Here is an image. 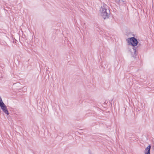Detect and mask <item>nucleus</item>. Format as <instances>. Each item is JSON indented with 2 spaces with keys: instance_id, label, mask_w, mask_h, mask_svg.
<instances>
[{
  "instance_id": "nucleus-3",
  "label": "nucleus",
  "mask_w": 154,
  "mask_h": 154,
  "mask_svg": "<svg viewBox=\"0 0 154 154\" xmlns=\"http://www.w3.org/2000/svg\"><path fill=\"white\" fill-rule=\"evenodd\" d=\"M151 148V146L150 145H149L146 148L144 151V154H150V149Z\"/></svg>"
},
{
  "instance_id": "nucleus-7",
  "label": "nucleus",
  "mask_w": 154,
  "mask_h": 154,
  "mask_svg": "<svg viewBox=\"0 0 154 154\" xmlns=\"http://www.w3.org/2000/svg\"><path fill=\"white\" fill-rule=\"evenodd\" d=\"M152 148L153 150L154 151V144L152 146Z\"/></svg>"
},
{
  "instance_id": "nucleus-4",
  "label": "nucleus",
  "mask_w": 154,
  "mask_h": 154,
  "mask_svg": "<svg viewBox=\"0 0 154 154\" xmlns=\"http://www.w3.org/2000/svg\"><path fill=\"white\" fill-rule=\"evenodd\" d=\"M101 15L104 19L108 18L109 17V15L107 12L103 13H101Z\"/></svg>"
},
{
  "instance_id": "nucleus-2",
  "label": "nucleus",
  "mask_w": 154,
  "mask_h": 154,
  "mask_svg": "<svg viewBox=\"0 0 154 154\" xmlns=\"http://www.w3.org/2000/svg\"><path fill=\"white\" fill-rule=\"evenodd\" d=\"M0 107L1 109L5 114L7 115H8L9 114V113L7 109V106L4 103L0 105Z\"/></svg>"
},
{
  "instance_id": "nucleus-8",
  "label": "nucleus",
  "mask_w": 154,
  "mask_h": 154,
  "mask_svg": "<svg viewBox=\"0 0 154 154\" xmlns=\"http://www.w3.org/2000/svg\"><path fill=\"white\" fill-rule=\"evenodd\" d=\"M16 41H17V40H15V41H13L14 43V42H15V43H16Z\"/></svg>"
},
{
  "instance_id": "nucleus-5",
  "label": "nucleus",
  "mask_w": 154,
  "mask_h": 154,
  "mask_svg": "<svg viewBox=\"0 0 154 154\" xmlns=\"http://www.w3.org/2000/svg\"><path fill=\"white\" fill-rule=\"evenodd\" d=\"M107 9L105 8L101 7V9H100V11H101V13H103L106 12Z\"/></svg>"
},
{
  "instance_id": "nucleus-6",
  "label": "nucleus",
  "mask_w": 154,
  "mask_h": 154,
  "mask_svg": "<svg viewBox=\"0 0 154 154\" xmlns=\"http://www.w3.org/2000/svg\"><path fill=\"white\" fill-rule=\"evenodd\" d=\"M3 103H4L2 101V98L0 97V105Z\"/></svg>"
},
{
  "instance_id": "nucleus-1",
  "label": "nucleus",
  "mask_w": 154,
  "mask_h": 154,
  "mask_svg": "<svg viewBox=\"0 0 154 154\" xmlns=\"http://www.w3.org/2000/svg\"><path fill=\"white\" fill-rule=\"evenodd\" d=\"M127 41L129 44V45H131L132 47V49L134 51V53L131 51V50L129 49L128 50L131 52L132 56L134 59L137 58V48L139 46L137 45L139 43V45H140V44L139 43V42L138 41L137 39L134 37H131L129 38H128L126 39Z\"/></svg>"
}]
</instances>
